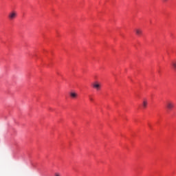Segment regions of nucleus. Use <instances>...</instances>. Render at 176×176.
Here are the masks:
<instances>
[{"mask_svg":"<svg viewBox=\"0 0 176 176\" xmlns=\"http://www.w3.org/2000/svg\"><path fill=\"white\" fill-rule=\"evenodd\" d=\"M93 87L94 89H96V90H100L101 89V85L98 82H96L93 84Z\"/></svg>","mask_w":176,"mask_h":176,"instance_id":"3","label":"nucleus"},{"mask_svg":"<svg viewBox=\"0 0 176 176\" xmlns=\"http://www.w3.org/2000/svg\"><path fill=\"white\" fill-rule=\"evenodd\" d=\"M171 65L174 71H176V60H173L171 62Z\"/></svg>","mask_w":176,"mask_h":176,"instance_id":"7","label":"nucleus"},{"mask_svg":"<svg viewBox=\"0 0 176 176\" xmlns=\"http://www.w3.org/2000/svg\"><path fill=\"white\" fill-rule=\"evenodd\" d=\"M54 176H61V175L60 173H56L54 174Z\"/></svg>","mask_w":176,"mask_h":176,"instance_id":"8","label":"nucleus"},{"mask_svg":"<svg viewBox=\"0 0 176 176\" xmlns=\"http://www.w3.org/2000/svg\"><path fill=\"white\" fill-rule=\"evenodd\" d=\"M89 100H90V101H94V100L93 99V98L91 97V96H89Z\"/></svg>","mask_w":176,"mask_h":176,"instance_id":"9","label":"nucleus"},{"mask_svg":"<svg viewBox=\"0 0 176 176\" xmlns=\"http://www.w3.org/2000/svg\"><path fill=\"white\" fill-rule=\"evenodd\" d=\"M166 107L168 111H171L174 108V102L173 101L166 102Z\"/></svg>","mask_w":176,"mask_h":176,"instance_id":"2","label":"nucleus"},{"mask_svg":"<svg viewBox=\"0 0 176 176\" xmlns=\"http://www.w3.org/2000/svg\"><path fill=\"white\" fill-rule=\"evenodd\" d=\"M16 17H17V12H16V11H11L8 14V19L10 21L14 20V19H16Z\"/></svg>","mask_w":176,"mask_h":176,"instance_id":"1","label":"nucleus"},{"mask_svg":"<svg viewBox=\"0 0 176 176\" xmlns=\"http://www.w3.org/2000/svg\"><path fill=\"white\" fill-rule=\"evenodd\" d=\"M136 35H138V36L142 35V30L140 28H136L135 30Z\"/></svg>","mask_w":176,"mask_h":176,"instance_id":"4","label":"nucleus"},{"mask_svg":"<svg viewBox=\"0 0 176 176\" xmlns=\"http://www.w3.org/2000/svg\"><path fill=\"white\" fill-rule=\"evenodd\" d=\"M70 97L72 98H78V94H76V92H70Z\"/></svg>","mask_w":176,"mask_h":176,"instance_id":"5","label":"nucleus"},{"mask_svg":"<svg viewBox=\"0 0 176 176\" xmlns=\"http://www.w3.org/2000/svg\"><path fill=\"white\" fill-rule=\"evenodd\" d=\"M148 105V102L146 100H144L142 104V109H145Z\"/></svg>","mask_w":176,"mask_h":176,"instance_id":"6","label":"nucleus"},{"mask_svg":"<svg viewBox=\"0 0 176 176\" xmlns=\"http://www.w3.org/2000/svg\"><path fill=\"white\" fill-rule=\"evenodd\" d=\"M158 74H160V70L158 71Z\"/></svg>","mask_w":176,"mask_h":176,"instance_id":"11","label":"nucleus"},{"mask_svg":"<svg viewBox=\"0 0 176 176\" xmlns=\"http://www.w3.org/2000/svg\"><path fill=\"white\" fill-rule=\"evenodd\" d=\"M164 2H167L168 0H164Z\"/></svg>","mask_w":176,"mask_h":176,"instance_id":"10","label":"nucleus"}]
</instances>
